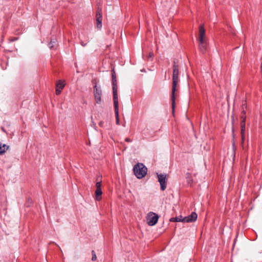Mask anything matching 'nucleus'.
<instances>
[{"label":"nucleus","mask_w":262,"mask_h":262,"mask_svg":"<svg viewBox=\"0 0 262 262\" xmlns=\"http://www.w3.org/2000/svg\"><path fill=\"white\" fill-rule=\"evenodd\" d=\"M182 219L183 218L181 216L172 217L170 219V222H183Z\"/></svg>","instance_id":"nucleus-16"},{"label":"nucleus","mask_w":262,"mask_h":262,"mask_svg":"<svg viewBox=\"0 0 262 262\" xmlns=\"http://www.w3.org/2000/svg\"><path fill=\"white\" fill-rule=\"evenodd\" d=\"M186 179L188 184H191L192 183L193 180L191 174L189 173H187Z\"/></svg>","instance_id":"nucleus-15"},{"label":"nucleus","mask_w":262,"mask_h":262,"mask_svg":"<svg viewBox=\"0 0 262 262\" xmlns=\"http://www.w3.org/2000/svg\"><path fill=\"white\" fill-rule=\"evenodd\" d=\"M198 217L197 214L195 212H192L190 215L183 217L182 221L184 223L193 222L196 220Z\"/></svg>","instance_id":"nucleus-9"},{"label":"nucleus","mask_w":262,"mask_h":262,"mask_svg":"<svg viewBox=\"0 0 262 262\" xmlns=\"http://www.w3.org/2000/svg\"><path fill=\"white\" fill-rule=\"evenodd\" d=\"M80 44L83 47H85L86 45V43H84V42L83 41H81L80 42Z\"/></svg>","instance_id":"nucleus-22"},{"label":"nucleus","mask_w":262,"mask_h":262,"mask_svg":"<svg viewBox=\"0 0 262 262\" xmlns=\"http://www.w3.org/2000/svg\"><path fill=\"white\" fill-rule=\"evenodd\" d=\"M61 90L57 88L56 89V94L57 95H59L61 93Z\"/></svg>","instance_id":"nucleus-21"},{"label":"nucleus","mask_w":262,"mask_h":262,"mask_svg":"<svg viewBox=\"0 0 262 262\" xmlns=\"http://www.w3.org/2000/svg\"><path fill=\"white\" fill-rule=\"evenodd\" d=\"M97 27L100 29L102 27V11L98 9L96 13Z\"/></svg>","instance_id":"nucleus-11"},{"label":"nucleus","mask_w":262,"mask_h":262,"mask_svg":"<svg viewBox=\"0 0 262 262\" xmlns=\"http://www.w3.org/2000/svg\"><path fill=\"white\" fill-rule=\"evenodd\" d=\"M56 39H52L50 42L49 43L48 46L50 49H53L56 46Z\"/></svg>","instance_id":"nucleus-13"},{"label":"nucleus","mask_w":262,"mask_h":262,"mask_svg":"<svg viewBox=\"0 0 262 262\" xmlns=\"http://www.w3.org/2000/svg\"><path fill=\"white\" fill-rule=\"evenodd\" d=\"M102 94V91L100 87H98L95 85L94 87V95L95 100L97 103H100L101 99V96Z\"/></svg>","instance_id":"nucleus-6"},{"label":"nucleus","mask_w":262,"mask_h":262,"mask_svg":"<svg viewBox=\"0 0 262 262\" xmlns=\"http://www.w3.org/2000/svg\"><path fill=\"white\" fill-rule=\"evenodd\" d=\"M245 130V128H241V135H242V137L243 140H244V138Z\"/></svg>","instance_id":"nucleus-20"},{"label":"nucleus","mask_w":262,"mask_h":262,"mask_svg":"<svg viewBox=\"0 0 262 262\" xmlns=\"http://www.w3.org/2000/svg\"><path fill=\"white\" fill-rule=\"evenodd\" d=\"M2 130L4 132H6L5 129H4V127H2Z\"/></svg>","instance_id":"nucleus-26"},{"label":"nucleus","mask_w":262,"mask_h":262,"mask_svg":"<svg viewBox=\"0 0 262 262\" xmlns=\"http://www.w3.org/2000/svg\"><path fill=\"white\" fill-rule=\"evenodd\" d=\"M158 219L159 216L157 214L150 212L147 215V223L149 226H154L157 223Z\"/></svg>","instance_id":"nucleus-4"},{"label":"nucleus","mask_w":262,"mask_h":262,"mask_svg":"<svg viewBox=\"0 0 262 262\" xmlns=\"http://www.w3.org/2000/svg\"><path fill=\"white\" fill-rule=\"evenodd\" d=\"M246 121L242 120L241 122V127L242 128H245Z\"/></svg>","instance_id":"nucleus-19"},{"label":"nucleus","mask_w":262,"mask_h":262,"mask_svg":"<svg viewBox=\"0 0 262 262\" xmlns=\"http://www.w3.org/2000/svg\"><path fill=\"white\" fill-rule=\"evenodd\" d=\"M158 181L160 183L161 189L164 190L166 187V175L165 174H158Z\"/></svg>","instance_id":"nucleus-8"},{"label":"nucleus","mask_w":262,"mask_h":262,"mask_svg":"<svg viewBox=\"0 0 262 262\" xmlns=\"http://www.w3.org/2000/svg\"><path fill=\"white\" fill-rule=\"evenodd\" d=\"M152 56H153L152 53H149V57H152Z\"/></svg>","instance_id":"nucleus-27"},{"label":"nucleus","mask_w":262,"mask_h":262,"mask_svg":"<svg viewBox=\"0 0 262 262\" xmlns=\"http://www.w3.org/2000/svg\"><path fill=\"white\" fill-rule=\"evenodd\" d=\"M114 105L115 108V117L116 124H119V103L118 100H114Z\"/></svg>","instance_id":"nucleus-10"},{"label":"nucleus","mask_w":262,"mask_h":262,"mask_svg":"<svg viewBox=\"0 0 262 262\" xmlns=\"http://www.w3.org/2000/svg\"><path fill=\"white\" fill-rule=\"evenodd\" d=\"M199 49L203 54L205 53L207 51L208 42L205 36V31L203 25L199 27V33L198 37Z\"/></svg>","instance_id":"nucleus-2"},{"label":"nucleus","mask_w":262,"mask_h":262,"mask_svg":"<svg viewBox=\"0 0 262 262\" xmlns=\"http://www.w3.org/2000/svg\"><path fill=\"white\" fill-rule=\"evenodd\" d=\"M241 119L242 120L246 121V112L245 110H243L241 115Z\"/></svg>","instance_id":"nucleus-17"},{"label":"nucleus","mask_w":262,"mask_h":262,"mask_svg":"<svg viewBox=\"0 0 262 262\" xmlns=\"http://www.w3.org/2000/svg\"><path fill=\"white\" fill-rule=\"evenodd\" d=\"M103 122L102 121H100L99 123V125L100 126L102 127L103 126Z\"/></svg>","instance_id":"nucleus-24"},{"label":"nucleus","mask_w":262,"mask_h":262,"mask_svg":"<svg viewBox=\"0 0 262 262\" xmlns=\"http://www.w3.org/2000/svg\"><path fill=\"white\" fill-rule=\"evenodd\" d=\"M112 84L113 92V100H118L117 94V80L114 70H112Z\"/></svg>","instance_id":"nucleus-5"},{"label":"nucleus","mask_w":262,"mask_h":262,"mask_svg":"<svg viewBox=\"0 0 262 262\" xmlns=\"http://www.w3.org/2000/svg\"><path fill=\"white\" fill-rule=\"evenodd\" d=\"M134 172L138 179H142L147 173V168L142 163H138L134 167Z\"/></svg>","instance_id":"nucleus-3"},{"label":"nucleus","mask_w":262,"mask_h":262,"mask_svg":"<svg viewBox=\"0 0 262 262\" xmlns=\"http://www.w3.org/2000/svg\"><path fill=\"white\" fill-rule=\"evenodd\" d=\"M246 104L245 103V104H243V105H242V109H243V110H244V108H246Z\"/></svg>","instance_id":"nucleus-23"},{"label":"nucleus","mask_w":262,"mask_h":262,"mask_svg":"<svg viewBox=\"0 0 262 262\" xmlns=\"http://www.w3.org/2000/svg\"><path fill=\"white\" fill-rule=\"evenodd\" d=\"M9 148V146L6 144H2L0 143V155L3 154Z\"/></svg>","instance_id":"nucleus-12"},{"label":"nucleus","mask_w":262,"mask_h":262,"mask_svg":"<svg viewBox=\"0 0 262 262\" xmlns=\"http://www.w3.org/2000/svg\"><path fill=\"white\" fill-rule=\"evenodd\" d=\"M92 260L95 261L97 259V256H96V253L94 250H93L92 251Z\"/></svg>","instance_id":"nucleus-18"},{"label":"nucleus","mask_w":262,"mask_h":262,"mask_svg":"<svg viewBox=\"0 0 262 262\" xmlns=\"http://www.w3.org/2000/svg\"><path fill=\"white\" fill-rule=\"evenodd\" d=\"M97 182L96 184V189L95 190V196L96 199L97 201H100L101 199L102 191L101 189V181H98V179L97 180Z\"/></svg>","instance_id":"nucleus-7"},{"label":"nucleus","mask_w":262,"mask_h":262,"mask_svg":"<svg viewBox=\"0 0 262 262\" xmlns=\"http://www.w3.org/2000/svg\"><path fill=\"white\" fill-rule=\"evenodd\" d=\"M125 141L126 142H131V140L129 138H127L125 139Z\"/></svg>","instance_id":"nucleus-25"},{"label":"nucleus","mask_w":262,"mask_h":262,"mask_svg":"<svg viewBox=\"0 0 262 262\" xmlns=\"http://www.w3.org/2000/svg\"><path fill=\"white\" fill-rule=\"evenodd\" d=\"M64 85H65V84H64V82L59 80L57 82L56 87V88L62 90L63 89V88L64 87Z\"/></svg>","instance_id":"nucleus-14"},{"label":"nucleus","mask_w":262,"mask_h":262,"mask_svg":"<svg viewBox=\"0 0 262 262\" xmlns=\"http://www.w3.org/2000/svg\"><path fill=\"white\" fill-rule=\"evenodd\" d=\"M179 65L177 61L174 60L173 64V73H172V112H174L175 106V92L177 90V86L179 82Z\"/></svg>","instance_id":"nucleus-1"}]
</instances>
